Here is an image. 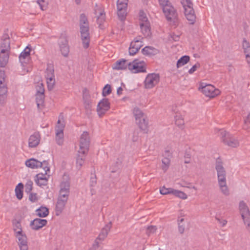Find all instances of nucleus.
Masks as SVG:
<instances>
[{
  "label": "nucleus",
  "mask_w": 250,
  "mask_h": 250,
  "mask_svg": "<svg viewBox=\"0 0 250 250\" xmlns=\"http://www.w3.org/2000/svg\"><path fill=\"white\" fill-rule=\"evenodd\" d=\"M163 156L164 157H167L170 159V158L171 157V153L170 152L169 150H166L165 151V152L163 154Z\"/></svg>",
  "instance_id": "63"
},
{
  "label": "nucleus",
  "mask_w": 250,
  "mask_h": 250,
  "mask_svg": "<svg viewBox=\"0 0 250 250\" xmlns=\"http://www.w3.org/2000/svg\"><path fill=\"white\" fill-rule=\"evenodd\" d=\"M117 14L119 19L122 21H124L127 14L126 10H118Z\"/></svg>",
  "instance_id": "43"
},
{
  "label": "nucleus",
  "mask_w": 250,
  "mask_h": 250,
  "mask_svg": "<svg viewBox=\"0 0 250 250\" xmlns=\"http://www.w3.org/2000/svg\"><path fill=\"white\" fill-rule=\"evenodd\" d=\"M70 184L68 180L62 181L60 185L61 189L58 198L67 201L70 193Z\"/></svg>",
  "instance_id": "13"
},
{
  "label": "nucleus",
  "mask_w": 250,
  "mask_h": 250,
  "mask_svg": "<svg viewBox=\"0 0 250 250\" xmlns=\"http://www.w3.org/2000/svg\"><path fill=\"white\" fill-rule=\"evenodd\" d=\"M157 230V227L155 226H150L147 227L146 233L149 235L154 233Z\"/></svg>",
  "instance_id": "53"
},
{
  "label": "nucleus",
  "mask_w": 250,
  "mask_h": 250,
  "mask_svg": "<svg viewBox=\"0 0 250 250\" xmlns=\"http://www.w3.org/2000/svg\"><path fill=\"white\" fill-rule=\"evenodd\" d=\"M37 215L40 217H45L49 214V209L45 207L41 206L36 210Z\"/></svg>",
  "instance_id": "30"
},
{
  "label": "nucleus",
  "mask_w": 250,
  "mask_h": 250,
  "mask_svg": "<svg viewBox=\"0 0 250 250\" xmlns=\"http://www.w3.org/2000/svg\"><path fill=\"white\" fill-rule=\"evenodd\" d=\"M19 246L27 245V238L26 235H24L22 237L18 238Z\"/></svg>",
  "instance_id": "45"
},
{
  "label": "nucleus",
  "mask_w": 250,
  "mask_h": 250,
  "mask_svg": "<svg viewBox=\"0 0 250 250\" xmlns=\"http://www.w3.org/2000/svg\"><path fill=\"white\" fill-rule=\"evenodd\" d=\"M112 224L111 222H110L108 224H107L104 227L98 236L97 238V239H99V240L103 241L104 239L107 237L108 232H109L110 229L111 228Z\"/></svg>",
  "instance_id": "19"
},
{
  "label": "nucleus",
  "mask_w": 250,
  "mask_h": 250,
  "mask_svg": "<svg viewBox=\"0 0 250 250\" xmlns=\"http://www.w3.org/2000/svg\"><path fill=\"white\" fill-rule=\"evenodd\" d=\"M133 114L140 129L146 133L148 131V121L146 115L138 107L133 108Z\"/></svg>",
  "instance_id": "2"
},
{
  "label": "nucleus",
  "mask_w": 250,
  "mask_h": 250,
  "mask_svg": "<svg viewBox=\"0 0 250 250\" xmlns=\"http://www.w3.org/2000/svg\"><path fill=\"white\" fill-rule=\"evenodd\" d=\"M9 52L1 53V50L0 52V66L1 67H4L8 61L9 57Z\"/></svg>",
  "instance_id": "28"
},
{
  "label": "nucleus",
  "mask_w": 250,
  "mask_h": 250,
  "mask_svg": "<svg viewBox=\"0 0 250 250\" xmlns=\"http://www.w3.org/2000/svg\"><path fill=\"white\" fill-rule=\"evenodd\" d=\"M142 46L143 42H140L139 40H133L132 41L128 49L129 55L134 56L135 55Z\"/></svg>",
  "instance_id": "15"
},
{
  "label": "nucleus",
  "mask_w": 250,
  "mask_h": 250,
  "mask_svg": "<svg viewBox=\"0 0 250 250\" xmlns=\"http://www.w3.org/2000/svg\"><path fill=\"white\" fill-rule=\"evenodd\" d=\"M105 15L103 12H101L100 15L98 16L97 19V23L99 24V27L102 28V24L105 21Z\"/></svg>",
  "instance_id": "39"
},
{
  "label": "nucleus",
  "mask_w": 250,
  "mask_h": 250,
  "mask_svg": "<svg viewBox=\"0 0 250 250\" xmlns=\"http://www.w3.org/2000/svg\"><path fill=\"white\" fill-rule=\"evenodd\" d=\"M67 201L58 198L55 212L57 216L60 215L63 210Z\"/></svg>",
  "instance_id": "21"
},
{
  "label": "nucleus",
  "mask_w": 250,
  "mask_h": 250,
  "mask_svg": "<svg viewBox=\"0 0 250 250\" xmlns=\"http://www.w3.org/2000/svg\"><path fill=\"white\" fill-rule=\"evenodd\" d=\"M163 11L168 21L172 22L173 25L177 26L178 25L179 19L178 14L171 4L166 5V7L163 8Z\"/></svg>",
  "instance_id": "4"
},
{
  "label": "nucleus",
  "mask_w": 250,
  "mask_h": 250,
  "mask_svg": "<svg viewBox=\"0 0 250 250\" xmlns=\"http://www.w3.org/2000/svg\"><path fill=\"white\" fill-rule=\"evenodd\" d=\"M200 67V64L199 62H197L188 70V73L190 74H193L197 70V69Z\"/></svg>",
  "instance_id": "54"
},
{
  "label": "nucleus",
  "mask_w": 250,
  "mask_h": 250,
  "mask_svg": "<svg viewBox=\"0 0 250 250\" xmlns=\"http://www.w3.org/2000/svg\"><path fill=\"white\" fill-rule=\"evenodd\" d=\"M172 195L182 199H186L188 198L187 194L185 192L174 189Z\"/></svg>",
  "instance_id": "37"
},
{
  "label": "nucleus",
  "mask_w": 250,
  "mask_h": 250,
  "mask_svg": "<svg viewBox=\"0 0 250 250\" xmlns=\"http://www.w3.org/2000/svg\"><path fill=\"white\" fill-rule=\"evenodd\" d=\"M201 89L202 92L206 96L210 98H213L220 93V91L218 89H216L213 85L211 84L204 85L203 83H201L199 88Z\"/></svg>",
  "instance_id": "11"
},
{
  "label": "nucleus",
  "mask_w": 250,
  "mask_h": 250,
  "mask_svg": "<svg viewBox=\"0 0 250 250\" xmlns=\"http://www.w3.org/2000/svg\"><path fill=\"white\" fill-rule=\"evenodd\" d=\"M141 31L145 37H150L151 35L149 22L140 23Z\"/></svg>",
  "instance_id": "25"
},
{
  "label": "nucleus",
  "mask_w": 250,
  "mask_h": 250,
  "mask_svg": "<svg viewBox=\"0 0 250 250\" xmlns=\"http://www.w3.org/2000/svg\"><path fill=\"white\" fill-rule=\"evenodd\" d=\"M40 135L39 132H35L31 135L28 140V145L30 147H35L40 143Z\"/></svg>",
  "instance_id": "18"
},
{
  "label": "nucleus",
  "mask_w": 250,
  "mask_h": 250,
  "mask_svg": "<svg viewBox=\"0 0 250 250\" xmlns=\"http://www.w3.org/2000/svg\"><path fill=\"white\" fill-rule=\"evenodd\" d=\"M190 157H191V155L188 153V152H186L185 153V154L184 155V157H185V163L186 164H188L190 163Z\"/></svg>",
  "instance_id": "58"
},
{
  "label": "nucleus",
  "mask_w": 250,
  "mask_h": 250,
  "mask_svg": "<svg viewBox=\"0 0 250 250\" xmlns=\"http://www.w3.org/2000/svg\"><path fill=\"white\" fill-rule=\"evenodd\" d=\"M41 167H42L45 172V174L47 173L48 171H50V167H49V163L47 161H43L41 162Z\"/></svg>",
  "instance_id": "50"
},
{
  "label": "nucleus",
  "mask_w": 250,
  "mask_h": 250,
  "mask_svg": "<svg viewBox=\"0 0 250 250\" xmlns=\"http://www.w3.org/2000/svg\"><path fill=\"white\" fill-rule=\"evenodd\" d=\"M82 25H89L88 21L84 14H81L80 16V26Z\"/></svg>",
  "instance_id": "40"
},
{
  "label": "nucleus",
  "mask_w": 250,
  "mask_h": 250,
  "mask_svg": "<svg viewBox=\"0 0 250 250\" xmlns=\"http://www.w3.org/2000/svg\"><path fill=\"white\" fill-rule=\"evenodd\" d=\"M97 184V177L95 173L91 174V177L90 180V187H94Z\"/></svg>",
  "instance_id": "47"
},
{
  "label": "nucleus",
  "mask_w": 250,
  "mask_h": 250,
  "mask_svg": "<svg viewBox=\"0 0 250 250\" xmlns=\"http://www.w3.org/2000/svg\"><path fill=\"white\" fill-rule=\"evenodd\" d=\"M29 196V199L32 202H35L37 200V194L35 193L30 192Z\"/></svg>",
  "instance_id": "56"
},
{
  "label": "nucleus",
  "mask_w": 250,
  "mask_h": 250,
  "mask_svg": "<svg viewBox=\"0 0 250 250\" xmlns=\"http://www.w3.org/2000/svg\"><path fill=\"white\" fill-rule=\"evenodd\" d=\"M24 186L21 183H19L15 188V193L16 197L19 200H21L23 197V189Z\"/></svg>",
  "instance_id": "29"
},
{
  "label": "nucleus",
  "mask_w": 250,
  "mask_h": 250,
  "mask_svg": "<svg viewBox=\"0 0 250 250\" xmlns=\"http://www.w3.org/2000/svg\"><path fill=\"white\" fill-rule=\"evenodd\" d=\"M143 54L146 56H152L157 55L159 53V50L154 47L146 46L142 49Z\"/></svg>",
  "instance_id": "22"
},
{
  "label": "nucleus",
  "mask_w": 250,
  "mask_h": 250,
  "mask_svg": "<svg viewBox=\"0 0 250 250\" xmlns=\"http://www.w3.org/2000/svg\"><path fill=\"white\" fill-rule=\"evenodd\" d=\"M90 144V138L89 133L87 131H84L81 136L80 140V149L79 153L83 154L87 153Z\"/></svg>",
  "instance_id": "9"
},
{
  "label": "nucleus",
  "mask_w": 250,
  "mask_h": 250,
  "mask_svg": "<svg viewBox=\"0 0 250 250\" xmlns=\"http://www.w3.org/2000/svg\"><path fill=\"white\" fill-rule=\"evenodd\" d=\"M47 83V87L49 91L53 89L54 87V85L55 84V78H50V79H46Z\"/></svg>",
  "instance_id": "46"
},
{
  "label": "nucleus",
  "mask_w": 250,
  "mask_h": 250,
  "mask_svg": "<svg viewBox=\"0 0 250 250\" xmlns=\"http://www.w3.org/2000/svg\"><path fill=\"white\" fill-rule=\"evenodd\" d=\"M7 87L6 85H2L0 87V103L4 104L7 98Z\"/></svg>",
  "instance_id": "26"
},
{
  "label": "nucleus",
  "mask_w": 250,
  "mask_h": 250,
  "mask_svg": "<svg viewBox=\"0 0 250 250\" xmlns=\"http://www.w3.org/2000/svg\"><path fill=\"white\" fill-rule=\"evenodd\" d=\"M112 90L111 86L109 84H106L103 89L102 95L104 97L109 95L111 93Z\"/></svg>",
  "instance_id": "41"
},
{
  "label": "nucleus",
  "mask_w": 250,
  "mask_h": 250,
  "mask_svg": "<svg viewBox=\"0 0 250 250\" xmlns=\"http://www.w3.org/2000/svg\"><path fill=\"white\" fill-rule=\"evenodd\" d=\"M25 165L26 167L32 169H37L41 167V162L34 158H31L26 161Z\"/></svg>",
  "instance_id": "24"
},
{
  "label": "nucleus",
  "mask_w": 250,
  "mask_h": 250,
  "mask_svg": "<svg viewBox=\"0 0 250 250\" xmlns=\"http://www.w3.org/2000/svg\"><path fill=\"white\" fill-rule=\"evenodd\" d=\"M36 94H44V85L42 83H39L36 86Z\"/></svg>",
  "instance_id": "48"
},
{
  "label": "nucleus",
  "mask_w": 250,
  "mask_h": 250,
  "mask_svg": "<svg viewBox=\"0 0 250 250\" xmlns=\"http://www.w3.org/2000/svg\"><path fill=\"white\" fill-rule=\"evenodd\" d=\"M110 107V104L109 100L107 98H103L98 103L97 106V111L98 115L102 117L108 111Z\"/></svg>",
  "instance_id": "14"
},
{
  "label": "nucleus",
  "mask_w": 250,
  "mask_h": 250,
  "mask_svg": "<svg viewBox=\"0 0 250 250\" xmlns=\"http://www.w3.org/2000/svg\"><path fill=\"white\" fill-rule=\"evenodd\" d=\"M45 172L39 173L36 175L35 181L36 183L39 186H46L47 184L48 179L47 178Z\"/></svg>",
  "instance_id": "20"
},
{
  "label": "nucleus",
  "mask_w": 250,
  "mask_h": 250,
  "mask_svg": "<svg viewBox=\"0 0 250 250\" xmlns=\"http://www.w3.org/2000/svg\"><path fill=\"white\" fill-rule=\"evenodd\" d=\"M46 79H50L55 78L54 66L52 64H47V66L45 72Z\"/></svg>",
  "instance_id": "31"
},
{
  "label": "nucleus",
  "mask_w": 250,
  "mask_h": 250,
  "mask_svg": "<svg viewBox=\"0 0 250 250\" xmlns=\"http://www.w3.org/2000/svg\"><path fill=\"white\" fill-rule=\"evenodd\" d=\"M239 210L247 229L250 233V211L247 204L243 201L240 202Z\"/></svg>",
  "instance_id": "6"
},
{
  "label": "nucleus",
  "mask_w": 250,
  "mask_h": 250,
  "mask_svg": "<svg viewBox=\"0 0 250 250\" xmlns=\"http://www.w3.org/2000/svg\"><path fill=\"white\" fill-rule=\"evenodd\" d=\"M44 97V94H36V100L38 107H39L40 105L42 104L43 103Z\"/></svg>",
  "instance_id": "38"
},
{
  "label": "nucleus",
  "mask_w": 250,
  "mask_h": 250,
  "mask_svg": "<svg viewBox=\"0 0 250 250\" xmlns=\"http://www.w3.org/2000/svg\"><path fill=\"white\" fill-rule=\"evenodd\" d=\"M243 128L247 130L250 129V113L248 115L247 117L244 121Z\"/></svg>",
  "instance_id": "51"
},
{
  "label": "nucleus",
  "mask_w": 250,
  "mask_h": 250,
  "mask_svg": "<svg viewBox=\"0 0 250 250\" xmlns=\"http://www.w3.org/2000/svg\"><path fill=\"white\" fill-rule=\"evenodd\" d=\"M139 17L140 20L144 22L143 23L149 22L147 20V18L144 13V12L142 10H141L139 12Z\"/></svg>",
  "instance_id": "52"
},
{
  "label": "nucleus",
  "mask_w": 250,
  "mask_h": 250,
  "mask_svg": "<svg viewBox=\"0 0 250 250\" xmlns=\"http://www.w3.org/2000/svg\"><path fill=\"white\" fill-rule=\"evenodd\" d=\"M64 128V126L62 125L61 126V128L59 130H56V141L59 145L61 146L63 143V130Z\"/></svg>",
  "instance_id": "27"
},
{
  "label": "nucleus",
  "mask_w": 250,
  "mask_h": 250,
  "mask_svg": "<svg viewBox=\"0 0 250 250\" xmlns=\"http://www.w3.org/2000/svg\"><path fill=\"white\" fill-rule=\"evenodd\" d=\"M190 60V57L188 55H185L181 57L177 62V67L178 68L187 64Z\"/></svg>",
  "instance_id": "33"
},
{
  "label": "nucleus",
  "mask_w": 250,
  "mask_h": 250,
  "mask_svg": "<svg viewBox=\"0 0 250 250\" xmlns=\"http://www.w3.org/2000/svg\"><path fill=\"white\" fill-rule=\"evenodd\" d=\"M170 160L169 158L164 157L162 161V168L164 171H166L169 165H170Z\"/></svg>",
  "instance_id": "35"
},
{
  "label": "nucleus",
  "mask_w": 250,
  "mask_h": 250,
  "mask_svg": "<svg viewBox=\"0 0 250 250\" xmlns=\"http://www.w3.org/2000/svg\"><path fill=\"white\" fill-rule=\"evenodd\" d=\"M160 77L159 74L151 73L147 75L145 80L146 88L150 89L157 85L160 81Z\"/></svg>",
  "instance_id": "10"
},
{
  "label": "nucleus",
  "mask_w": 250,
  "mask_h": 250,
  "mask_svg": "<svg viewBox=\"0 0 250 250\" xmlns=\"http://www.w3.org/2000/svg\"><path fill=\"white\" fill-rule=\"evenodd\" d=\"M181 4L184 8L185 15L187 19L190 22V24H193L196 21V17L193 8L192 2L191 0H182Z\"/></svg>",
  "instance_id": "3"
},
{
  "label": "nucleus",
  "mask_w": 250,
  "mask_h": 250,
  "mask_svg": "<svg viewBox=\"0 0 250 250\" xmlns=\"http://www.w3.org/2000/svg\"><path fill=\"white\" fill-rule=\"evenodd\" d=\"M81 39L83 48L86 49L89 46L90 34L89 25H82L80 26Z\"/></svg>",
  "instance_id": "12"
},
{
  "label": "nucleus",
  "mask_w": 250,
  "mask_h": 250,
  "mask_svg": "<svg viewBox=\"0 0 250 250\" xmlns=\"http://www.w3.org/2000/svg\"><path fill=\"white\" fill-rule=\"evenodd\" d=\"M31 48L27 46L24 50L21 53L19 56L20 61L22 59H25L26 57L29 56L30 54Z\"/></svg>",
  "instance_id": "34"
},
{
  "label": "nucleus",
  "mask_w": 250,
  "mask_h": 250,
  "mask_svg": "<svg viewBox=\"0 0 250 250\" xmlns=\"http://www.w3.org/2000/svg\"><path fill=\"white\" fill-rule=\"evenodd\" d=\"M33 182L31 180H28L25 186V192L27 193L31 192L33 188Z\"/></svg>",
  "instance_id": "44"
},
{
  "label": "nucleus",
  "mask_w": 250,
  "mask_h": 250,
  "mask_svg": "<svg viewBox=\"0 0 250 250\" xmlns=\"http://www.w3.org/2000/svg\"><path fill=\"white\" fill-rule=\"evenodd\" d=\"M16 232L15 236L18 239L19 237H23L24 235H26L25 234L23 233L22 230V229H19V230H16V231H15Z\"/></svg>",
  "instance_id": "59"
},
{
  "label": "nucleus",
  "mask_w": 250,
  "mask_h": 250,
  "mask_svg": "<svg viewBox=\"0 0 250 250\" xmlns=\"http://www.w3.org/2000/svg\"><path fill=\"white\" fill-rule=\"evenodd\" d=\"M244 53L246 55V57H250V46L248 48H245Z\"/></svg>",
  "instance_id": "64"
},
{
  "label": "nucleus",
  "mask_w": 250,
  "mask_h": 250,
  "mask_svg": "<svg viewBox=\"0 0 250 250\" xmlns=\"http://www.w3.org/2000/svg\"><path fill=\"white\" fill-rule=\"evenodd\" d=\"M173 188H166L165 186L160 188V192L161 194L166 195L168 194H173Z\"/></svg>",
  "instance_id": "42"
},
{
  "label": "nucleus",
  "mask_w": 250,
  "mask_h": 250,
  "mask_svg": "<svg viewBox=\"0 0 250 250\" xmlns=\"http://www.w3.org/2000/svg\"><path fill=\"white\" fill-rule=\"evenodd\" d=\"M128 68L133 73L146 72L145 62L138 59L128 63Z\"/></svg>",
  "instance_id": "8"
},
{
  "label": "nucleus",
  "mask_w": 250,
  "mask_h": 250,
  "mask_svg": "<svg viewBox=\"0 0 250 250\" xmlns=\"http://www.w3.org/2000/svg\"><path fill=\"white\" fill-rule=\"evenodd\" d=\"M243 48L244 49L246 48H248L250 46V44L249 42H247V41L245 39H243V43H242Z\"/></svg>",
  "instance_id": "61"
},
{
  "label": "nucleus",
  "mask_w": 250,
  "mask_h": 250,
  "mask_svg": "<svg viewBox=\"0 0 250 250\" xmlns=\"http://www.w3.org/2000/svg\"><path fill=\"white\" fill-rule=\"evenodd\" d=\"M215 219L217 220L218 223L221 224L222 227L225 226L227 223V221L226 220H222L217 217H215Z\"/></svg>",
  "instance_id": "62"
},
{
  "label": "nucleus",
  "mask_w": 250,
  "mask_h": 250,
  "mask_svg": "<svg viewBox=\"0 0 250 250\" xmlns=\"http://www.w3.org/2000/svg\"><path fill=\"white\" fill-rule=\"evenodd\" d=\"M1 53L9 52L10 50V38L8 34H4L0 43Z\"/></svg>",
  "instance_id": "16"
},
{
  "label": "nucleus",
  "mask_w": 250,
  "mask_h": 250,
  "mask_svg": "<svg viewBox=\"0 0 250 250\" xmlns=\"http://www.w3.org/2000/svg\"><path fill=\"white\" fill-rule=\"evenodd\" d=\"M13 229L14 231H16L18 229H21V222L19 220H15L13 222Z\"/></svg>",
  "instance_id": "49"
},
{
  "label": "nucleus",
  "mask_w": 250,
  "mask_h": 250,
  "mask_svg": "<svg viewBox=\"0 0 250 250\" xmlns=\"http://www.w3.org/2000/svg\"><path fill=\"white\" fill-rule=\"evenodd\" d=\"M184 221V218H180V217H178L177 219L178 225V231L180 234H183L185 231V226L183 224Z\"/></svg>",
  "instance_id": "36"
},
{
  "label": "nucleus",
  "mask_w": 250,
  "mask_h": 250,
  "mask_svg": "<svg viewBox=\"0 0 250 250\" xmlns=\"http://www.w3.org/2000/svg\"><path fill=\"white\" fill-rule=\"evenodd\" d=\"M215 169L217 172L218 182L219 187L223 194H229V190L227 186L226 171L223 166V162L220 157L217 158L215 163Z\"/></svg>",
  "instance_id": "1"
},
{
  "label": "nucleus",
  "mask_w": 250,
  "mask_h": 250,
  "mask_svg": "<svg viewBox=\"0 0 250 250\" xmlns=\"http://www.w3.org/2000/svg\"><path fill=\"white\" fill-rule=\"evenodd\" d=\"M87 153L83 154L78 152V155L76 160L77 167L80 168L83 165Z\"/></svg>",
  "instance_id": "32"
},
{
  "label": "nucleus",
  "mask_w": 250,
  "mask_h": 250,
  "mask_svg": "<svg viewBox=\"0 0 250 250\" xmlns=\"http://www.w3.org/2000/svg\"><path fill=\"white\" fill-rule=\"evenodd\" d=\"M58 44L62 55L67 57L70 51V47L67 36L65 33L61 34L58 41Z\"/></svg>",
  "instance_id": "5"
},
{
  "label": "nucleus",
  "mask_w": 250,
  "mask_h": 250,
  "mask_svg": "<svg viewBox=\"0 0 250 250\" xmlns=\"http://www.w3.org/2000/svg\"><path fill=\"white\" fill-rule=\"evenodd\" d=\"M127 6V3H124L122 4L121 3H117V7L118 10H126Z\"/></svg>",
  "instance_id": "55"
},
{
  "label": "nucleus",
  "mask_w": 250,
  "mask_h": 250,
  "mask_svg": "<svg viewBox=\"0 0 250 250\" xmlns=\"http://www.w3.org/2000/svg\"><path fill=\"white\" fill-rule=\"evenodd\" d=\"M219 131L223 143L232 147H236L239 146V142L231 134L224 129H220Z\"/></svg>",
  "instance_id": "7"
},
{
  "label": "nucleus",
  "mask_w": 250,
  "mask_h": 250,
  "mask_svg": "<svg viewBox=\"0 0 250 250\" xmlns=\"http://www.w3.org/2000/svg\"><path fill=\"white\" fill-rule=\"evenodd\" d=\"M175 124L178 126H180L184 124V122L183 119H177V115L175 117Z\"/></svg>",
  "instance_id": "60"
},
{
  "label": "nucleus",
  "mask_w": 250,
  "mask_h": 250,
  "mask_svg": "<svg viewBox=\"0 0 250 250\" xmlns=\"http://www.w3.org/2000/svg\"><path fill=\"white\" fill-rule=\"evenodd\" d=\"M47 221L46 219L36 218L30 222V226L33 230H38L46 226Z\"/></svg>",
  "instance_id": "17"
},
{
  "label": "nucleus",
  "mask_w": 250,
  "mask_h": 250,
  "mask_svg": "<svg viewBox=\"0 0 250 250\" xmlns=\"http://www.w3.org/2000/svg\"><path fill=\"white\" fill-rule=\"evenodd\" d=\"M159 2L160 5L162 6L163 8L164 7H166V5H169L171 4V3H170V2L168 0H159Z\"/></svg>",
  "instance_id": "57"
},
{
  "label": "nucleus",
  "mask_w": 250,
  "mask_h": 250,
  "mask_svg": "<svg viewBox=\"0 0 250 250\" xmlns=\"http://www.w3.org/2000/svg\"><path fill=\"white\" fill-rule=\"evenodd\" d=\"M127 60L122 59L117 61L112 66V68L114 70H125L128 67Z\"/></svg>",
  "instance_id": "23"
}]
</instances>
